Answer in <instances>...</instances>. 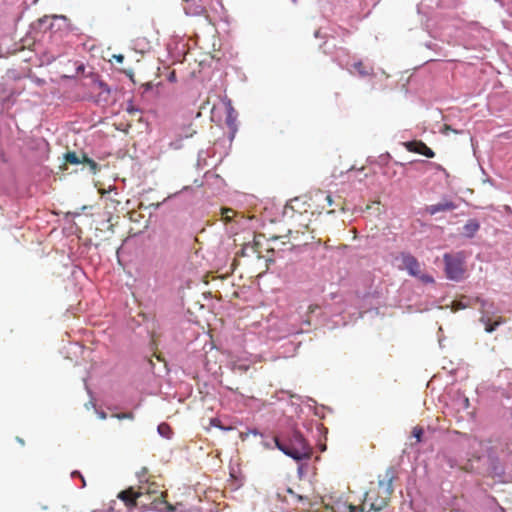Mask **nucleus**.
Instances as JSON below:
<instances>
[{
    "label": "nucleus",
    "mask_w": 512,
    "mask_h": 512,
    "mask_svg": "<svg viewBox=\"0 0 512 512\" xmlns=\"http://www.w3.org/2000/svg\"><path fill=\"white\" fill-rule=\"evenodd\" d=\"M83 158H84V161H85V162H87V163L91 166V169H93V170H95V169H96V167H97V163H96L94 160L89 159V158H88V157H86V156H83Z\"/></svg>",
    "instance_id": "obj_44"
},
{
    "label": "nucleus",
    "mask_w": 512,
    "mask_h": 512,
    "mask_svg": "<svg viewBox=\"0 0 512 512\" xmlns=\"http://www.w3.org/2000/svg\"><path fill=\"white\" fill-rule=\"evenodd\" d=\"M486 306H488V302L487 301H483L482 302V308L484 309L483 313H482V316L480 318V322L484 325L485 327V331L487 333H492L494 332L497 327L502 323L500 321L499 318H496V319H491L489 316H488V310H486Z\"/></svg>",
    "instance_id": "obj_11"
},
{
    "label": "nucleus",
    "mask_w": 512,
    "mask_h": 512,
    "mask_svg": "<svg viewBox=\"0 0 512 512\" xmlns=\"http://www.w3.org/2000/svg\"><path fill=\"white\" fill-rule=\"evenodd\" d=\"M226 109V125L228 127V141L231 144L236 136V133L238 131V124H237V117L238 113L234 109L232 105V101L229 98H225L223 101Z\"/></svg>",
    "instance_id": "obj_7"
},
{
    "label": "nucleus",
    "mask_w": 512,
    "mask_h": 512,
    "mask_svg": "<svg viewBox=\"0 0 512 512\" xmlns=\"http://www.w3.org/2000/svg\"><path fill=\"white\" fill-rule=\"evenodd\" d=\"M95 84L98 85V87L102 90V94H106V95H109L111 92H112V88L106 83L104 82L103 80H101L100 78H97L95 79Z\"/></svg>",
    "instance_id": "obj_27"
},
{
    "label": "nucleus",
    "mask_w": 512,
    "mask_h": 512,
    "mask_svg": "<svg viewBox=\"0 0 512 512\" xmlns=\"http://www.w3.org/2000/svg\"><path fill=\"white\" fill-rule=\"evenodd\" d=\"M324 18L344 20L351 17L348 0H325L320 6Z\"/></svg>",
    "instance_id": "obj_3"
},
{
    "label": "nucleus",
    "mask_w": 512,
    "mask_h": 512,
    "mask_svg": "<svg viewBox=\"0 0 512 512\" xmlns=\"http://www.w3.org/2000/svg\"><path fill=\"white\" fill-rule=\"evenodd\" d=\"M410 507H411L413 510L417 511V508H416V506H415V500H413V499H411V500H410Z\"/></svg>",
    "instance_id": "obj_58"
},
{
    "label": "nucleus",
    "mask_w": 512,
    "mask_h": 512,
    "mask_svg": "<svg viewBox=\"0 0 512 512\" xmlns=\"http://www.w3.org/2000/svg\"><path fill=\"white\" fill-rule=\"evenodd\" d=\"M143 88H144V91H143L144 93L148 92V91L152 90V84L151 83H146V84L143 85Z\"/></svg>",
    "instance_id": "obj_49"
},
{
    "label": "nucleus",
    "mask_w": 512,
    "mask_h": 512,
    "mask_svg": "<svg viewBox=\"0 0 512 512\" xmlns=\"http://www.w3.org/2000/svg\"><path fill=\"white\" fill-rule=\"evenodd\" d=\"M48 22V17H44L42 19H39V25L40 26H43L44 24H46Z\"/></svg>",
    "instance_id": "obj_53"
},
{
    "label": "nucleus",
    "mask_w": 512,
    "mask_h": 512,
    "mask_svg": "<svg viewBox=\"0 0 512 512\" xmlns=\"http://www.w3.org/2000/svg\"><path fill=\"white\" fill-rule=\"evenodd\" d=\"M195 133L196 131H191L190 133L185 134V136L177 134L176 138L169 143V147L174 150L181 149L183 147V140L192 137Z\"/></svg>",
    "instance_id": "obj_22"
},
{
    "label": "nucleus",
    "mask_w": 512,
    "mask_h": 512,
    "mask_svg": "<svg viewBox=\"0 0 512 512\" xmlns=\"http://www.w3.org/2000/svg\"><path fill=\"white\" fill-rule=\"evenodd\" d=\"M502 9L508 10L512 4V0H494Z\"/></svg>",
    "instance_id": "obj_36"
},
{
    "label": "nucleus",
    "mask_w": 512,
    "mask_h": 512,
    "mask_svg": "<svg viewBox=\"0 0 512 512\" xmlns=\"http://www.w3.org/2000/svg\"><path fill=\"white\" fill-rule=\"evenodd\" d=\"M291 407L293 408L294 413L299 415L302 412L301 403L298 402H291Z\"/></svg>",
    "instance_id": "obj_40"
},
{
    "label": "nucleus",
    "mask_w": 512,
    "mask_h": 512,
    "mask_svg": "<svg viewBox=\"0 0 512 512\" xmlns=\"http://www.w3.org/2000/svg\"><path fill=\"white\" fill-rule=\"evenodd\" d=\"M84 384H85V388H86V390H87L88 395L91 397V400H90L87 404H85V406H86V408H89V406L94 407V406H95V404H94L93 399H92V391H91V390H90V388L88 387V385H87V383H86V380H85V379H84Z\"/></svg>",
    "instance_id": "obj_39"
},
{
    "label": "nucleus",
    "mask_w": 512,
    "mask_h": 512,
    "mask_svg": "<svg viewBox=\"0 0 512 512\" xmlns=\"http://www.w3.org/2000/svg\"><path fill=\"white\" fill-rule=\"evenodd\" d=\"M414 163L421 164V165H434L437 167V169L445 171V169L441 165H438V164H435L433 162H429L426 160H419V161H415Z\"/></svg>",
    "instance_id": "obj_38"
},
{
    "label": "nucleus",
    "mask_w": 512,
    "mask_h": 512,
    "mask_svg": "<svg viewBox=\"0 0 512 512\" xmlns=\"http://www.w3.org/2000/svg\"><path fill=\"white\" fill-rule=\"evenodd\" d=\"M416 278H418L419 280H421L425 284H432V283L435 282L433 276L430 275V274H427V273L420 272L419 275Z\"/></svg>",
    "instance_id": "obj_30"
},
{
    "label": "nucleus",
    "mask_w": 512,
    "mask_h": 512,
    "mask_svg": "<svg viewBox=\"0 0 512 512\" xmlns=\"http://www.w3.org/2000/svg\"><path fill=\"white\" fill-rule=\"evenodd\" d=\"M317 429L319 430L320 433H322L323 431L327 433V429H325L322 425H317Z\"/></svg>",
    "instance_id": "obj_57"
},
{
    "label": "nucleus",
    "mask_w": 512,
    "mask_h": 512,
    "mask_svg": "<svg viewBox=\"0 0 512 512\" xmlns=\"http://www.w3.org/2000/svg\"><path fill=\"white\" fill-rule=\"evenodd\" d=\"M142 494V491H135L133 487H130L127 490L121 491L118 494V498L121 499L126 504V506L129 507L134 505L135 500Z\"/></svg>",
    "instance_id": "obj_15"
},
{
    "label": "nucleus",
    "mask_w": 512,
    "mask_h": 512,
    "mask_svg": "<svg viewBox=\"0 0 512 512\" xmlns=\"http://www.w3.org/2000/svg\"><path fill=\"white\" fill-rule=\"evenodd\" d=\"M386 501L384 499H380L377 502H374L370 506V510L373 511H381L386 506Z\"/></svg>",
    "instance_id": "obj_31"
},
{
    "label": "nucleus",
    "mask_w": 512,
    "mask_h": 512,
    "mask_svg": "<svg viewBox=\"0 0 512 512\" xmlns=\"http://www.w3.org/2000/svg\"><path fill=\"white\" fill-rule=\"evenodd\" d=\"M412 435L418 442H421L424 436V429L417 426L413 429Z\"/></svg>",
    "instance_id": "obj_32"
},
{
    "label": "nucleus",
    "mask_w": 512,
    "mask_h": 512,
    "mask_svg": "<svg viewBox=\"0 0 512 512\" xmlns=\"http://www.w3.org/2000/svg\"><path fill=\"white\" fill-rule=\"evenodd\" d=\"M84 70H85V66L83 64L79 65L76 68L77 73L84 72Z\"/></svg>",
    "instance_id": "obj_55"
},
{
    "label": "nucleus",
    "mask_w": 512,
    "mask_h": 512,
    "mask_svg": "<svg viewBox=\"0 0 512 512\" xmlns=\"http://www.w3.org/2000/svg\"><path fill=\"white\" fill-rule=\"evenodd\" d=\"M314 36H315L316 38H322V37H324V35L322 34V30H321V29L316 30V31L314 32Z\"/></svg>",
    "instance_id": "obj_51"
},
{
    "label": "nucleus",
    "mask_w": 512,
    "mask_h": 512,
    "mask_svg": "<svg viewBox=\"0 0 512 512\" xmlns=\"http://www.w3.org/2000/svg\"><path fill=\"white\" fill-rule=\"evenodd\" d=\"M215 155L214 149H200L197 154V162H196V169L202 170L205 167H207L208 164V158L213 157Z\"/></svg>",
    "instance_id": "obj_16"
},
{
    "label": "nucleus",
    "mask_w": 512,
    "mask_h": 512,
    "mask_svg": "<svg viewBox=\"0 0 512 512\" xmlns=\"http://www.w3.org/2000/svg\"><path fill=\"white\" fill-rule=\"evenodd\" d=\"M480 229V222L475 219H469L462 228L461 235L467 239H472Z\"/></svg>",
    "instance_id": "obj_14"
},
{
    "label": "nucleus",
    "mask_w": 512,
    "mask_h": 512,
    "mask_svg": "<svg viewBox=\"0 0 512 512\" xmlns=\"http://www.w3.org/2000/svg\"><path fill=\"white\" fill-rule=\"evenodd\" d=\"M96 412H97V414H98V416H99V418H100V419H106V417H107L106 412H104V411H98V410H96Z\"/></svg>",
    "instance_id": "obj_50"
},
{
    "label": "nucleus",
    "mask_w": 512,
    "mask_h": 512,
    "mask_svg": "<svg viewBox=\"0 0 512 512\" xmlns=\"http://www.w3.org/2000/svg\"><path fill=\"white\" fill-rule=\"evenodd\" d=\"M486 464L489 474L493 478L501 480L505 476V466L502 463L496 449L489 446L485 450Z\"/></svg>",
    "instance_id": "obj_5"
},
{
    "label": "nucleus",
    "mask_w": 512,
    "mask_h": 512,
    "mask_svg": "<svg viewBox=\"0 0 512 512\" xmlns=\"http://www.w3.org/2000/svg\"><path fill=\"white\" fill-rule=\"evenodd\" d=\"M14 92L11 88H8L6 84L0 83V100L3 103L13 104Z\"/></svg>",
    "instance_id": "obj_20"
},
{
    "label": "nucleus",
    "mask_w": 512,
    "mask_h": 512,
    "mask_svg": "<svg viewBox=\"0 0 512 512\" xmlns=\"http://www.w3.org/2000/svg\"><path fill=\"white\" fill-rule=\"evenodd\" d=\"M425 46H426L428 49L434 50V51H435L436 53H438L439 55H442V53H441V49H442V48H441L437 43H435V42H433V41H429V42H426V43H425Z\"/></svg>",
    "instance_id": "obj_33"
},
{
    "label": "nucleus",
    "mask_w": 512,
    "mask_h": 512,
    "mask_svg": "<svg viewBox=\"0 0 512 512\" xmlns=\"http://www.w3.org/2000/svg\"><path fill=\"white\" fill-rule=\"evenodd\" d=\"M263 434V432H261L259 429L255 427L248 428L246 432H238V436L239 438H241L242 441H245L249 435L259 436L261 438V435Z\"/></svg>",
    "instance_id": "obj_25"
},
{
    "label": "nucleus",
    "mask_w": 512,
    "mask_h": 512,
    "mask_svg": "<svg viewBox=\"0 0 512 512\" xmlns=\"http://www.w3.org/2000/svg\"><path fill=\"white\" fill-rule=\"evenodd\" d=\"M350 74H357L361 78L369 76L373 72V68L369 65H365L361 60L353 59L350 64V69H347Z\"/></svg>",
    "instance_id": "obj_12"
},
{
    "label": "nucleus",
    "mask_w": 512,
    "mask_h": 512,
    "mask_svg": "<svg viewBox=\"0 0 512 512\" xmlns=\"http://www.w3.org/2000/svg\"><path fill=\"white\" fill-rule=\"evenodd\" d=\"M194 184L197 186V187H201L204 185V181L203 180H198V179H195L194 180Z\"/></svg>",
    "instance_id": "obj_52"
},
{
    "label": "nucleus",
    "mask_w": 512,
    "mask_h": 512,
    "mask_svg": "<svg viewBox=\"0 0 512 512\" xmlns=\"http://www.w3.org/2000/svg\"><path fill=\"white\" fill-rule=\"evenodd\" d=\"M167 80L171 83H175L177 82V76H176V72L175 71H171L168 76H167Z\"/></svg>",
    "instance_id": "obj_42"
},
{
    "label": "nucleus",
    "mask_w": 512,
    "mask_h": 512,
    "mask_svg": "<svg viewBox=\"0 0 512 512\" xmlns=\"http://www.w3.org/2000/svg\"><path fill=\"white\" fill-rule=\"evenodd\" d=\"M0 158H1L2 162H6V159H5L4 154H3L2 151H0Z\"/></svg>",
    "instance_id": "obj_62"
},
{
    "label": "nucleus",
    "mask_w": 512,
    "mask_h": 512,
    "mask_svg": "<svg viewBox=\"0 0 512 512\" xmlns=\"http://www.w3.org/2000/svg\"><path fill=\"white\" fill-rule=\"evenodd\" d=\"M294 398H296L297 400H299L301 403H307L308 407L313 410V413L315 416H318L320 418H324L325 415L323 413V410L326 409L325 406H321L320 408L315 406L316 404V401L310 397H305V400L302 396H297V395H294L293 396Z\"/></svg>",
    "instance_id": "obj_17"
},
{
    "label": "nucleus",
    "mask_w": 512,
    "mask_h": 512,
    "mask_svg": "<svg viewBox=\"0 0 512 512\" xmlns=\"http://www.w3.org/2000/svg\"><path fill=\"white\" fill-rule=\"evenodd\" d=\"M113 58L117 63H122L124 61V55L122 54L113 55Z\"/></svg>",
    "instance_id": "obj_47"
},
{
    "label": "nucleus",
    "mask_w": 512,
    "mask_h": 512,
    "mask_svg": "<svg viewBox=\"0 0 512 512\" xmlns=\"http://www.w3.org/2000/svg\"><path fill=\"white\" fill-rule=\"evenodd\" d=\"M261 445L265 449L277 448L295 462L308 461L313 454L310 443L292 419L288 421V428L277 436L266 433L261 435Z\"/></svg>",
    "instance_id": "obj_1"
},
{
    "label": "nucleus",
    "mask_w": 512,
    "mask_h": 512,
    "mask_svg": "<svg viewBox=\"0 0 512 512\" xmlns=\"http://www.w3.org/2000/svg\"><path fill=\"white\" fill-rule=\"evenodd\" d=\"M297 498L299 499V501H304L307 499V497L301 495H297Z\"/></svg>",
    "instance_id": "obj_61"
},
{
    "label": "nucleus",
    "mask_w": 512,
    "mask_h": 512,
    "mask_svg": "<svg viewBox=\"0 0 512 512\" xmlns=\"http://www.w3.org/2000/svg\"><path fill=\"white\" fill-rule=\"evenodd\" d=\"M405 147L408 151L421 154L427 158L435 156L434 151L420 140L407 141Z\"/></svg>",
    "instance_id": "obj_10"
},
{
    "label": "nucleus",
    "mask_w": 512,
    "mask_h": 512,
    "mask_svg": "<svg viewBox=\"0 0 512 512\" xmlns=\"http://www.w3.org/2000/svg\"><path fill=\"white\" fill-rule=\"evenodd\" d=\"M351 512H364L363 508L358 506H350Z\"/></svg>",
    "instance_id": "obj_48"
},
{
    "label": "nucleus",
    "mask_w": 512,
    "mask_h": 512,
    "mask_svg": "<svg viewBox=\"0 0 512 512\" xmlns=\"http://www.w3.org/2000/svg\"><path fill=\"white\" fill-rule=\"evenodd\" d=\"M93 512H114V509L112 507H109L106 510H94Z\"/></svg>",
    "instance_id": "obj_56"
},
{
    "label": "nucleus",
    "mask_w": 512,
    "mask_h": 512,
    "mask_svg": "<svg viewBox=\"0 0 512 512\" xmlns=\"http://www.w3.org/2000/svg\"><path fill=\"white\" fill-rule=\"evenodd\" d=\"M455 406L457 410H466L470 406L469 398L466 397L463 393L458 392L455 398Z\"/></svg>",
    "instance_id": "obj_23"
},
{
    "label": "nucleus",
    "mask_w": 512,
    "mask_h": 512,
    "mask_svg": "<svg viewBox=\"0 0 512 512\" xmlns=\"http://www.w3.org/2000/svg\"><path fill=\"white\" fill-rule=\"evenodd\" d=\"M71 478H79L82 482L81 488H84L86 486L85 478L79 470H73L71 472Z\"/></svg>",
    "instance_id": "obj_34"
},
{
    "label": "nucleus",
    "mask_w": 512,
    "mask_h": 512,
    "mask_svg": "<svg viewBox=\"0 0 512 512\" xmlns=\"http://www.w3.org/2000/svg\"><path fill=\"white\" fill-rule=\"evenodd\" d=\"M123 73L135 84L134 73L132 69H125Z\"/></svg>",
    "instance_id": "obj_41"
},
{
    "label": "nucleus",
    "mask_w": 512,
    "mask_h": 512,
    "mask_svg": "<svg viewBox=\"0 0 512 512\" xmlns=\"http://www.w3.org/2000/svg\"><path fill=\"white\" fill-rule=\"evenodd\" d=\"M319 449L320 451H325L326 450V446L325 445H319Z\"/></svg>",
    "instance_id": "obj_63"
},
{
    "label": "nucleus",
    "mask_w": 512,
    "mask_h": 512,
    "mask_svg": "<svg viewBox=\"0 0 512 512\" xmlns=\"http://www.w3.org/2000/svg\"><path fill=\"white\" fill-rule=\"evenodd\" d=\"M326 200H327V203H328V205H329V206L333 205V200H332V198H331V196H330V195H328V196L326 197Z\"/></svg>",
    "instance_id": "obj_59"
},
{
    "label": "nucleus",
    "mask_w": 512,
    "mask_h": 512,
    "mask_svg": "<svg viewBox=\"0 0 512 512\" xmlns=\"http://www.w3.org/2000/svg\"><path fill=\"white\" fill-rule=\"evenodd\" d=\"M157 433L160 437L170 440L173 437V431L170 425L166 422H162L157 426Z\"/></svg>",
    "instance_id": "obj_21"
},
{
    "label": "nucleus",
    "mask_w": 512,
    "mask_h": 512,
    "mask_svg": "<svg viewBox=\"0 0 512 512\" xmlns=\"http://www.w3.org/2000/svg\"><path fill=\"white\" fill-rule=\"evenodd\" d=\"M191 131H194L190 126L182 128V130L178 134H182V136H185V134L190 133Z\"/></svg>",
    "instance_id": "obj_45"
},
{
    "label": "nucleus",
    "mask_w": 512,
    "mask_h": 512,
    "mask_svg": "<svg viewBox=\"0 0 512 512\" xmlns=\"http://www.w3.org/2000/svg\"><path fill=\"white\" fill-rule=\"evenodd\" d=\"M209 425L214 428H218L223 432H230L236 430V426L231 423H226L223 419L219 417H213L209 420Z\"/></svg>",
    "instance_id": "obj_19"
},
{
    "label": "nucleus",
    "mask_w": 512,
    "mask_h": 512,
    "mask_svg": "<svg viewBox=\"0 0 512 512\" xmlns=\"http://www.w3.org/2000/svg\"><path fill=\"white\" fill-rule=\"evenodd\" d=\"M204 179H205L206 182H209L210 179L215 180L216 183H222L223 182V179L219 175L214 174L211 171H206L204 173Z\"/></svg>",
    "instance_id": "obj_29"
},
{
    "label": "nucleus",
    "mask_w": 512,
    "mask_h": 512,
    "mask_svg": "<svg viewBox=\"0 0 512 512\" xmlns=\"http://www.w3.org/2000/svg\"><path fill=\"white\" fill-rule=\"evenodd\" d=\"M184 14L189 17L204 16L208 23H211L210 16L200 0H182Z\"/></svg>",
    "instance_id": "obj_8"
},
{
    "label": "nucleus",
    "mask_w": 512,
    "mask_h": 512,
    "mask_svg": "<svg viewBox=\"0 0 512 512\" xmlns=\"http://www.w3.org/2000/svg\"><path fill=\"white\" fill-rule=\"evenodd\" d=\"M17 441H18L20 444H22V445L24 444L23 439H21V438H19V437H17Z\"/></svg>",
    "instance_id": "obj_64"
},
{
    "label": "nucleus",
    "mask_w": 512,
    "mask_h": 512,
    "mask_svg": "<svg viewBox=\"0 0 512 512\" xmlns=\"http://www.w3.org/2000/svg\"><path fill=\"white\" fill-rule=\"evenodd\" d=\"M65 159L71 164H80L82 162L75 152L66 153Z\"/></svg>",
    "instance_id": "obj_28"
},
{
    "label": "nucleus",
    "mask_w": 512,
    "mask_h": 512,
    "mask_svg": "<svg viewBox=\"0 0 512 512\" xmlns=\"http://www.w3.org/2000/svg\"><path fill=\"white\" fill-rule=\"evenodd\" d=\"M326 55L331 56V60L335 62L342 69H350V64L353 58L350 56L347 49L343 47L336 48L335 38L331 37L321 46Z\"/></svg>",
    "instance_id": "obj_4"
},
{
    "label": "nucleus",
    "mask_w": 512,
    "mask_h": 512,
    "mask_svg": "<svg viewBox=\"0 0 512 512\" xmlns=\"http://www.w3.org/2000/svg\"><path fill=\"white\" fill-rule=\"evenodd\" d=\"M54 20H62L64 22H66L68 19L66 16L61 15V16H55Z\"/></svg>",
    "instance_id": "obj_54"
},
{
    "label": "nucleus",
    "mask_w": 512,
    "mask_h": 512,
    "mask_svg": "<svg viewBox=\"0 0 512 512\" xmlns=\"http://www.w3.org/2000/svg\"><path fill=\"white\" fill-rule=\"evenodd\" d=\"M429 34L435 40L442 43L455 44L460 37V21L454 19H442L429 30Z\"/></svg>",
    "instance_id": "obj_2"
},
{
    "label": "nucleus",
    "mask_w": 512,
    "mask_h": 512,
    "mask_svg": "<svg viewBox=\"0 0 512 512\" xmlns=\"http://www.w3.org/2000/svg\"><path fill=\"white\" fill-rule=\"evenodd\" d=\"M445 264V274L447 279L459 282L463 278L464 268L462 260L446 253L443 257Z\"/></svg>",
    "instance_id": "obj_6"
},
{
    "label": "nucleus",
    "mask_w": 512,
    "mask_h": 512,
    "mask_svg": "<svg viewBox=\"0 0 512 512\" xmlns=\"http://www.w3.org/2000/svg\"><path fill=\"white\" fill-rule=\"evenodd\" d=\"M303 461L301 462H298L299 463V466H298V469H297V472H298V475L299 477L301 478L304 474V465L302 464Z\"/></svg>",
    "instance_id": "obj_46"
},
{
    "label": "nucleus",
    "mask_w": 512,
    "mask_h": 512,
    "mask_svg": "<svg viewBox=\"0 0 512 512\" xmlns=\"http://www.w3.org/2000/svg\"><path fill=\"white\" fill-rule=\"evenodd\" d=\"M126 111L129 113V114H135L137 112H140V109L135 107L134 104H133V100L130 99L128 102H127V107H126Z\"/></svg>",
    "instance_id": "obj_35"
},
{
    "label": "nucleus",
    "mask_w": 512,
    "mask_h": 512,
    "mask_svg": "<svg viewBox=\"0 0 512 512\" xmlns=\"http://www.w3.org/2000/svg\"><path fill=\"white\" fill-rule=\"evenodd\" d=\"M385 477L387 479V488H386V492L388 494H391L393 492V486H392V482L395 478V473H394V470L392 467H389L387 470H386V474H385Z\"/></svg>",
    "instance_id": "obj_24"
},
{
    "label": "nucleus",
    "mask_w": 512,
    "mask_h": 512,
    "mask_svg": "<svg viewBox=\"0 0 512 512\" xmlns=\"http://www.w3.org/2000/svg\"><path fill=\"white\" fill-rule=\"evenodd\" d=\"M400 257L408 274L412 277H417L421 272L420 263L417 258L409 252H401Z\"/></svg>",
    "instance_id": "obj_9"
},
{
    "label": "nucleus",
    "mask_w": 512,
    "mask_h": 512,
    "mask_svg": "<svg viewBox=\"0 0 512 512\" xmlns=\"http://www.w3.org/2000/svg\"><path fill=\"white\" fill-rule=\"evenodd\" d=\"M443 459L449 468L454 469L460 466L459 460L456 456H451L447 452L443 454Z\"/></svg>",
    "instance_id": "obj_26"
},
{
    "label": "nucleus",
    "mask_w": 512,
    "mask_h": 512,
    "mask_svg": "<svg viewBox=\"0 0 512 512\" xmlns=\"http://www.w3.org/2000/svg\"><path fill=\"white\" fill-rule=\"evenodd\" d=\"M67 216H73V217H76V216H79V213H77V212H74V213H72V212H68V213H67Z\"/></svg>",
    "instance_id": "obj_60"
},
{
    "label": "nucleus",
    "mask_w": 512,
    "mask_h": 512,
    "mask_svg": "<svg viewBox=\"0 0 512 512\" xmlns=\"http://www.w3.org/2000/svg\"><path fill=\"white\" fill-rule=\"evenodd\" d=\"M119 420L122 419H133L134 414L132 412H126V413H118L115 415Z\"/></svg>",
    "instance_id": "obj_37"
},
{
    "label": "nucleus",
    "mask_w": 512,
    "mask_h": 512,
    "mask_svg": "<svg viewBox=\"0 0 512 512\" xmlns=\"http://www.w3.org/2000/svg\"><path fill=\"white\" fill-rule=\"evenodd\" d=\"M143 510H153L157 512H174L175 508L164 500L155 501L152 503V506L148 507L147 505L143 506Z\"/></svg>",
    "instance_id": "obj_18"
},
{
    "label": "nucleus",
    "mask_w": 512,
    "mask_h": 512,
    "mask_svg": "<svg viewBox=\"0 0 512 512\" xmlns=\"http://www.w3.org/2000/svg\"><path fill=\"white\" fill-rule=\"evenodd\" d=\"M146 473H147V469L146 468H143L141 470V472L137 473V478H138L139 482H144L145 481L144 480V476L146 475Z\"/></svg>",
    "instance_id": "obj_43"
},
{
    "label": "nucleus",
    "mask_w": 512,
    "mask_h": 512,
    "mask_svg": "<svg viewBox=\"0 0 512 512\" xmlns=\"http://www.w3.org/2000/svg\"><path fill=\"white\" fill-rule=\"evenodd\" d=\"M457 208V205L451 200H444L436 204L428 205L425 211L430 215H435L439 212L452 211Z\"/></svg>",
    "instance_id": "obj_13"
}]
</instances>
